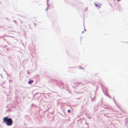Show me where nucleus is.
<instances>
[{"label":"nucleus","instance_id":"obj_8","mask_svg":"<svg viewBox=\"0 0 128 128\" xmlns=\"http://www.w3.org/2000/svg\"><path fill=\"white\" fill-rule=\"evenodd\" d=\"M27 72L28 74H30V72H28V70L27 71Z\"/></svg>","mask_w":128,"mask_h":128},{"label":"nucleus","instance_id":"obj_16","mask_svg":"<svg viewBox=\"0 0 128 128\" xmlns=\"http://www.w3.org/2000/svg\"><path fill=\"white\" fill-rule=\"evenodd\" d=\"M86 10H87V8H86Z\"/></svg>","mask_w":128,"mask_h":128},{"label":"nucleus","instance_id":"obj_12","mask_svg":"<svg viewBox=\"0 0 128 128\" xmlns=\"http://www.w3.org/2000/svg\"><path fill=\"white\" fill-rule=\"evenodd\" d=\"M48 1H49V0H47V2H48Z\"/></svg>","mask_w":128,"mask_h":128},{"label":"nucleus","instance_id":"obj_1","mask_svg":"<svg viewBox=\"0 0 128 128\" xmlns=\"http://www.w3.org/2000/svg\"><path fill=\"white\" fill-rule=\"evenodd\" d=\"M3 122V123H5L8 126H11L13 123L12 118H8V116L4 118Z\"/></svg>","mask_w":128,"mask_h":128},{"label":"nucleus","instance_id":"obj_10","mask_svg":"<svg viewBox=\"0 0 128 128\" xmlns=\"http://www.w3.org/2000/svg\"><path fill=\"white\" fill-rule=\"evenodd\" d=\"M70 110H68V112H70Z\"/></svg>","mask_w":128,"mask_h":128},{"label":"nucleus","instance_id":"obj_7","mask_svg":"<svg viewBox=\"0 0 128 128\" xmlns=\"http://www.w3.org/2000/svg\"><path fill=\"white\" fill-rule=\"evenodd\" d=\"M12 82V80H9V82Z\"/></svg>","mask_w":128,"mask_h":128},{"label":"nucleus","instance_id":"obj_14","mask_svg":"<svg viewBox=\"0 0 128 128\" xmlns=\"http://www.w3.org/2000/svg\"><path fill=\"white\" fill-rule=\"evenodd\" d=\"M22 45H24V44L23 43H22Z\"/></svg>","mask_w":128,"mask_h":128},{"label":"nucleus","instance_id":"obj_18","mask_svg":"<svg viewBox=\"0 0 128 128\" xmlns=\"http://www.w3.org/2000/svg\"><path fill=\"white\" fill-rule=\"evenodd\" d=\"M10 27V28H11V27Z\"/></svg>","mask_w":128,"mask_h":128},{"label":"nucleus","instance_id":"obj_13","mask_svg":"<svg viewBox=\"0 0 128 128\" xmlns=\"http://www.w3.org/2000/svg\"><path fill=\"white\" fill-rule=\"evenodd\" d=\"M34 26H35L36 25V24L35 23H34Z\"/></svg>","mask_w":128,"mask_h":128},{"label":"nucleus","instance_id":"obj_2","mask_svg":"<svg viewBox=\"0 0 128 128\" xmlns=\"http://www.w3.org/2000/svg\"><path fill=\"white\" fill-rule=\"evenodd\" d=\"M34 82V81L33 80H30L28 82V83L29 84H31Z\"/></svg>","mask_w":128,"mask_h":128},{"label":"nucleus","instance_id":"obj_21","mask_svg":"<svg viewBox=\"0 0 128 128\" xmlns=\"http://www.w3.org/2000/svg\"><path fill=\"white\" fill-rule=\"evenodd\" d=\"M12 18H14L13 17H12Z\"/></svg>","mask_w":128,"mask_h":128},{"label":"nucleus","instance_id":"obj_9","mask_svg":"<svg viewBox=\"0 0 128 128\" xmlns=\"http://www.w3.org/2000/svg\"><path fill=\"white\" fill-rule=\"evenodd\" d=\"M20 22L21 24H22V21H20Z\"/></svg>","mask_w":128,"mask_h":128},{"label":"nucleus","instance_id":"obj_4","mask_svg":"<svg viewBox=\"0 0 128 128\" xmlns=\"http://www.w3.org/2000/svg\"><path fill=\"white\" fill-rule=\"evenodd\" d=\"M95 5L96 7H98V8H100V6H98L97 4H95Z\"/></svg>","mask_w":128,"mask_h":128},{"label":"nucleus","instance_id":"obj_22","mask_svg":"<svg viewBox=\"0 0 128 128\" xmlns=\"http://www.w3.org/2000/svg\"><path fill=\"white\" fill-rule=\"evenodd\" d=\"M20 41L21 42L22 41V40H20Z\"/></svg>","mask_w":128,"mask_h":128},{"label":"nucleus","instance_id":"obj_20","mask_svg":"<svg viewBox=\"0 0 128 128\" xmlns=\"http://www.w3.org/2000/svg\"><path fill=\"white\" fill-rule=\"evenodd\" d=\"M38 93H36V94H37Z\"/></svg>","mask_w":128,"mask_h":128},{"label":"nucleus","instance_id":"obj_3","mask_svg":"<svg viewBox=\"0 0 128 128\" xmlns=\"http://www.w3.org/2000/svg\"><path fill=\"white\" fill-rule=\"evenodd\" d=\"M46 4L47 6V8L46 9V11H47L48 8L50 7V6L48 4V3H47Z\"/></svg>","mask_w":128,"mask_h":128},{"label":"nucleus","instance_id":"obj_19","mask_svg":"<svg viewBox=\"0 0 128 128\" xmlns=\"http://www.w3.org/2000/svg\"><path fill=\"white\" fill-rule=\"evenodd\" d=\"M7 75H8V76H9V74H7Z\"/></svg>","mask_w":128,"mask_h":128},{"label":"nucleus","instance_id":"obj_6","mask_svg":"<svg viewBox=\"0 0 128 128\" xmlns=\"http://www.w3.org/2000/svg\"><path fill=\"white\" fill-rule=\"evenodd\" d=\"M0 76H1V77H2V78H3V76H2V74H0Z\"/></svg>","mask_w":128,"mask_h":128},{"label":"nucleus","instance_id":"obj_15","mask_svg":"<svg viewBox=\"0 0 128 128\" xmlns=\"http://www.w3.org/2000/svg\"><path fill=\"white\" fill-rule=\"evenodd\" d=\"M4 71L6 72L5 70H4Z\"/></svg>","mask_w":128,"mask_h":128},{"label":"nucleus","instance_id":"obj_11","mask_svg":"<svg viewBox=\"0 0 128 128\" xmlns=\"http://www.w3.org/2000/svg\"><path fill=\"white\" fill-rule=\"evenodd\" d=\"M6 20H9V19H8V18H6Z\"/></svg>","mask_w":128,"mask_h":128},{"label":"nucleus","instance_id":"obj_5","mask_svg":"<svg viewBox=\"0 0 128 128\" xmlns=\"http://www.w3.org/2000/svg\"><path fill=\"white\" fill-rule=\"evenodd\" d=\"M13 22H14L16 24H17V22H16V21L15 20H13Z\"/></svg>","mask_w":128,"mask_h":128},{"label":"nucleus","instance_id":"obj_17","mask_svg":"<svg viewBox=\"0 0 128 128\" xmlns=\"http://www.w3.org/2000/svg\"><path fill=\"white\" fill-rule=\"evenodd\" d=\"M118 1H120V0H117Z\"/></svg>","mask_w":128,"mask_h":128}]
</instances>
